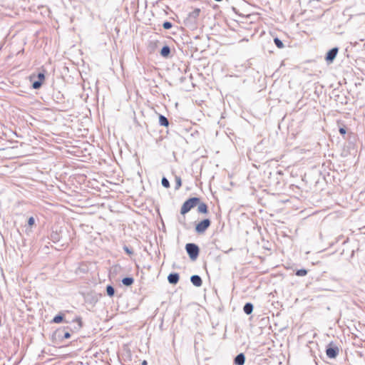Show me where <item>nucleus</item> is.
<instances>
[{"label":"nucleus","mask_w":365,"mask_h":365,"mask_svg":"<svg viewBox=\"0 0 365 365\" xmlns=\"http://www.w3.org/2000/svg\"><path fill=\"white\" fill-rule=\"evenodd\" d=\"M200 202V198L197 197H192L187 199L182 204L180 209V214L185 215L186 213L190 212L192 208L197 206Z\"/></svg>","instance_id":"f257e3e1"},{"label":"nucleus","mask_w":365,"mask_h":365,"mask_svg":"<svg viewBox=\"0 0 365 365\" xmlns=\"http://www.w3.org/2000/svg\"><path fill=\"white\" fill-rule=\"evenodd\" d=\"M185 250L191 260H195L200 253L199 247L195 243H187L185 245Z\"/></svg>","instance_id":"f03ea898"},{"label":"nucleus","mask_w":365,"mask_h":365,"mask_svg":"<svg viewBox=\"0 0 365 365\" xmlns=\"http://www.w3.org/2000/svg\"><path fill=\"white\" fill-rule=\"evenodd\" d=\"M210 225L211 221L210 219H204L195 225V232L199 235L204 234L205 231L208 229V227L210 226Z\"/></svg>","instance_id":"7ed1b4c3"},{"label":"nucleus","mask_w":365,"mask_h":365,"mask_svg":"<svg viewBox=\"0 0 365 365\" xmlns=\"http://www.w3.org/2000/svg\"><path fill=\"white\" fill-rule=\"evenodd\" d=\"M339 351V348L331 343L326 349V354L330 359H335L338 356Z\"/></svg>","instance_id":"20e7f679"},{"label":"nucleus","mask_w":365,"mask_h":365,"mask_svg":"<svg viewBox=\"0 0 365 365\" xmlns=\"http://www.w3.org/2000/svg\"><path fill=\"white\" fill-rule=\"evenodd\" d=\"M339 51L337 47L332 48L326 54L325 60L327 63H330L334 61Z\"/></svg>","instance_id":"39448f33"},{"label":"nucleus","mask_w":365,"mask_h":365,"mask_svg":"<svg viewBox=\"0 0 365 365\" xmlns=\"http://www.w3.org/2000/svg\"><path fill=\"white\" fill-rule=\"evenodd\" d=\"M200 13V9H195L192 11L190 12L186 19V21L192 24L195 23L196 19L198 18Z\"/></svg>","instance_id":"423d86ee"},{"label":"nucleus","mask_w":365,"mask_h":365,"mask_svg":"<svg viewBox=\"0 0 365 365\" xmlns=\"http://www.w3.org/2000/svg\"><path fill=\"white\" fill-rule=\"evenodd\" d=\"M38 80L33 81L32 87L34 89H39L42 84L43 81L45 80V75L43 72H40L37 75Z\"/></svg>","instance_id":"0eeeda50"},{"label":"nucleus","mask_w":365,"mask_h":365,"mask_svg":"<svg viewBox=\"0 0 365 365\" xmlns=\"http://www.w3.org/2000/svg\"><path fill=\"white\" fill-rule=\"evenodd\" d=\"M61 233H62L61 230H60L59 231L53 230L50 235L51 240L53 241V242H59L62 238Z\"/></svg>","instance_id":"6e6552de"},{"label":"nucleus","mask_w":365,"mask_h":365,"mask_svg":"<svg viewBox=\"0 0 365 365\" xmlns=\"http://www.w3.org/2000/svg\"><path fill=\"white\" fill-rule=\"evenodd\" d=\"M197 206L198 213L205 214V215L208 213L209 210H208V207H207V204H205L203 202H201L200 200L199 204H197Z\"/></svg>","instance_id":"1a4fd4ad"},{"label":"nucleus","mask_w":365,"mask_h":365,"mask_svg":"<svg viewBox=\"0 0 365 365\" xmlns=\"http://www.w3.org/2000/svg\"><path fill=\"white\" fill-rule=\"evenodd\" d=\"M180 279V276L178 273H170L168 277V281L171 284H176Z\"/></svg>","instance_id":"9d476101"},{"label":"nucleus","mask_w":365,"mask_h":365,"mask_svg":"<svg viewBox=\"0 0 365 365\" xmlns=\"http://www.w3.org/2000/svg\"><path fill=\"white\" fill-rule=\"evenodd\" d=\"M190 281L194 286L197 287H201L202 284V280L201 277L197 274H194L191 276Z\"/></svg>","instance_id":"9b49d317"},{"label":"nucleus","mask_w":365,"mask_h":365,"mask_svg":"<svg viewBox=\"0 0 365 365\" xmlns=\"http://www.w3.org/2000/svg\"><path fill=\"white\" fill-rule=\"evenodd\" d=\"M245 363V356L243 353L237 354L234 359L235 365H244Z\"/></svg>","instance_id":"f8f14e48"},{"label":"nucleus","mask_w":365,"mask_h":365,"mask_svg":"<svg viewBox=\"0 0 365 365\" xmlns=\"http://www.w3.org/2000/svg\"><path fill=\"white\" fill-rule=\"evenodd\" d=\"M170 54V48L167 45L164 46L161 48L160 55L164 58H168V57H169Z\"/></svg>","instance_id":"ddd939ff"},{"label":"nucleus","mask_w":365,"mask_h":365,"mask_svg":"<svg viewBox=\"0 0 365 365\" xmlns=\"http://www.w3.org/2000/svg\"><path fill=\"white\" fill-rule=\"evenodd\" d=\"M253 304L250 302H247L245 304L244 307H243V311L244 312L249 315L250 314H252V311H253Z\"/></svg>","instance_id":"4468645a"},{"label":"nucleus","mask_w":365,"mask_h":365,"mask_svg":"<svg viewBox=\"0 0 365 365\" xmlns=\"http://www.w3.org/2000/svg\"><path fill=\"white\" fill-rule=\"evenodd\" d=\"M159 124L161 126L168 127V125H169V120H168V119L165 116L160 114L159 115Z\"/></svg>","instance_id":"2eb2a0df"},{"label":"nucleus","mask_w":365,"mask_h":365,"mask_svg":"<svg viewBox=\"0 0 365 365\" xmlns=\"http://www.w3.org/2000/svg\"><path fill=\"white\" fill-rule=\"evenodd\" d=\"M134 282V279L131 277H125L122 279V283L125 285V286H130L133 284Z\"/></svg>","instance_id":"dca6fc26"},{"label":"nucleus","mask_w":365,"mask_h":365,"mask_svg":"<svg viewBox=\"0 0 365 365\" xmlns=\"http://www.w3.org/2000/svg\"><path fill=\"white\" fill-rule=\"evenodd\" d=\"M175 190H178L180 189V187L182 185V180H181V178L180 176L175 175Z\"/></svg>","instance_id":"f3484780"},{"label":"nucleus","mask_w":365,"mask_h":365,"mask_svg":"<svg viewBox=\"0 0 365 365\" xmlns=\"http://www.w3.org/2000/svg\"><path fill=\"white\" fill-rule=\"evenodd\" d=\"M106 292L109 297H113L115 294V289L113 288V286L108 285L106 287Z\"/></svg>","instance_id":"a211bd4d"},{"label":"nucleus","mask_w":365,"mask_h":365,"mask_svg":"<svg viewBox=\"0 0 365 365\" xmlns=\"http://www.w3.org/2000/svg\"><path fill=\"white\" fill-rule=\"evenodd\" d=\"M63 320V314H58L56 316H55L52 320V322L53 323H56V324H58V323H61L62 322Z\"/></svg>","instance_id":"6ab92c4d"},{"label":"nucleus","mask_w":365,"mask_h":365,"mask_svg":"<svg viewBox=\"0 0 365 365\" xmlns=\"http://www.w3.org/2000/svg\"><path fill=\"white\" fill-rule=\"evenodd\" d=\"M274 44L277 46V48H282L284 47V43H282V41L279 38H274Z\"/></svg>","instance_id":"aec40b11"},{"label":"nucleus","mask_w":365,"mask_h":365,"mask_svg":"<svg viewBox=\"0 0 365 365\" xmlns=\"http://www.w3.org/2000/svg\"><path fill=\"white\" fill-rule=\"evenodd\" d=\"M307 270L305 269H300L296 272V275L299 276V277L305 276V275H307Z\"/></svg>","instance_id":"412c9836"},{"label":"nucleus","mask_w":365,"mask_h":365,"mask_svg":"<svg viewBox=\"0 0 365 365\" xmlns=\"http://www.w3.org/2000/svg\"><path fill=\"white\" fill-rule=\"evenodd\" d=\"M161 183L164 187H165V188L170 187V182L165 177H163L162 178Z\"/></svg>","instance_id":"4be33fe9"},{"label":"nucleus","mask_w":365,"mask_h":365,"mask_svg":"<svg viewBox=\"0 0 365 365\" xmlns=\"http://www.w3.org/2000/svg\"><path fill=\"white\" fill-rule=\"evenodd\" d=\"M172 26H173V24L170 21H165L163 24V29H167V30L171 29Z\"/></svg>","instance_id":"5701e85b"},{"label":"nucleus","mask_w":365,"mask_h":365,"mask_svg":"<svg viewBox=\"0 0 365 365\" xmlns=\"http://www.w3.org/2000/svg\"><path fill=\"white\" fill-rule=\"evenodd\" d=\"M123 250L129 255H133V251L125 245L123 247Z\"/></svg>","instance_id":"b1692460"},{"label":"nucleus","mask_w":365,"mask_h":365,"mask_svg":"<svg viewBox=\"0 0 365 365\" xmlns=\"http://www.w3.org/2000/svg\"><path fill=\"white\" fill-rule=\"evenodd\" d=\"M34 224H35V220H34V217H30L28 220V225L30 227H32Z\"/></svg>","instance_id":"393cba45"},{"label":"nucleus","mask_w":365,"mask_h":365,"mask_svg":"<svg viewBox=\"0 0 365 365\" xmlns=\"http://www.w3.org/2000/svg\"><path fill=\"white\" fill-rule=\"evenodd\" d=\"M339 131L340 134L342 135H345L346 133V129L344 126L339 128Z\"/></svg>","instance_id":"a878e982"},{"label":"nucleus","mask_w":365,"mask_h":365,"mask_svg":"<svg viewBox=\"0 0 365 365\" xmlns=\"http://www.w3.org/2000/svg\"><path fill=\"white\" fill-rule=\"evenodd\" d=\"M71 337V334L69 332L66 331L64 333L63 338V339H69Z\"/></svg>","instance_id":"bb28decb"},{"label":"nucleus","mask_w":365,"mask_h":365,"mask_svg":"<svg viewBox=\"0 0 365 365\" xmlns=\"http://www.w3.org/2000/svg\"><path fill=\"white\" fill-rule=\"evenodd\" d=\"M76 321H77L78 322V324H79L80 327H82L81 319L80 317L76 318Z\"/></svg>","instance_id":"cd10ccee"},{"label":"nucleus","mask_w":365,"mask_h":365,"mask_svg":"<svg viewBox=\"0 0 365 365\" xmlns=\"http://www.w3.org/2000/svg\"><path fill=\"white\" fill-rule=\"evenodd\" d=\"M141 365H148V362L146 360L143 361Z\"/></svg>","instance_id":"c85d7f7f"},{"label":"nucleus","mask_w":365,"mask_h":365,"mask_svg":"<svg viewBox=\"0 0 365 365\" xmlns=\"http://www.w3.org/2000/svg\"><path fill=\"white\" fill-rule=\"evenodd\" d=\"M179 222L185 225V222H182L180 220H179Z\"/></svg>","instance_id":"c756f323"},{"label":"nucleus","mask_w":365,"mask_h":365,"mask_svg":"<svg viewBox=\"0 0 365 365\" xmlns=\"http://www.w3.org/2000/svg\"><path fill=\"white\" fill-rule=\"evenodd\" d=\"M34 78H35V77L31 76L30 77L31 81H32Z\"/></svg>","instance_id":"7c9ffc66"}]
</instances>
